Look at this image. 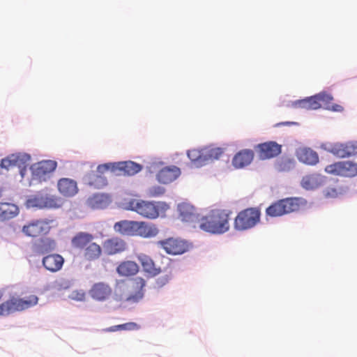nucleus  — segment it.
Returning a JSON list of instances; mask_svg holds the SVG:
<instances>
[{
  "mask_svg": "<svg viewBox=\"0 0 357 357\" xmlns=\"http://www.w3.org/2000/svg\"><path fill=\"white\" fill-rule=\"evenodd\" d=\"M231 213L228 209H212L199 219V227L211 234H225L230 229L229 220Z\"/></svg>",
  "mask_w": 357,
  "mask_h": 357,
  "instance_id": "nucleus-1",
  "label": "nucleus"
},
{
  "mask_svg": "<svg viewBox=\"0 0 357 357\" xmlns=\"http://www.w3.org/2000/svg\"><path fill=\"white\" fill-rule=\"evenodd\" d=\"M306 204V201L301 197H287L272 203L266 209V215L272 218L280 217L298 211Z\"/></svg>",
  "mask_w": 357,
  "mask_h": 357,
  "instance_id": "nucleus-2",
  "label": "nucleus"
},
{
  "mask_svg": "<svg viewBox=\"0 0 357 357\" xmlns=\"http://www.w3.org/2000/svg\"><path fill=\"white\" fill-rule=\"evenodd\" d=\"M38 301V298L35 295H31L24 298L11 296L0 304V315L7 316L15 312L26 310L36 305Z\"/></svg>",
  "mask_w": 357,
  "mask_h": 357,
  "instance_id": "nucleus-3",
  "label": "nucleus"
},
{
  "mask_svg": "<svg viewBox=\"0 0 357 357\" xmlns=\"http://www.w3.org/2000/svg\"><path fill=\"white\" fill-rule=\"evenodd\" d=\"M261 220V211L257 207L247 208L241 211L234 222V229L245 231L255 227Z\"/></svg>",
  "mask_w": 357,
  "mask_h": 357,
  "instance_id": "nucleus-4",
  "label": "nucleus"
},
{
  "mask_svg": "<svg viewBox=\"0 0 357 357\" xmlns=\"http://www.w3.org/2000/svg\"><path fill=\"white\" fill-rule=\"evenodd\" d=\"M142 169V166L137 162L128 160L117 162H107L98 166L100 173L110 171L116 175L133 176Z\"/></svg>",
  "mask_w": 357,
  "mask_h": 357,
  "instance_id": "nucleus-5",
  "label": "nucleus"
},
{
  "mask_svg": "<svg viewBox=\"0 0 357 357\" xmlns=\"http://www.w3.org/2000/svg\"><path fill=\"white\" fill-rule=\"evenodd\" d=\"M124 300L130 303L139 302L144 296L146 281L141 277L132 278L127 282H123Z\"/></svg>",
  "mask_w": 357,
  "mask_h": 357,
  "instance_id": "nucleus-6",
  "label": "nucleus"
},
{
  "mask_svg": "<svg viewBox=\"0 0 357 357\" xmlns=\"http://www.w3.org/2000/svg\"><path fill=\"white\" fill-rule=\"evenodd\" d=\"M127 209L149 219H155L159 216V206L156 202L132 199L127 203Z\"/></svg>",
  "mask_w": 357,
  "mask_h": 357,
  "instance_id": "nucleus-7",
  "label": "nucleus"
},
{
  "mask_svg": "<svg viewBox=\"0 0 357 357\" xmlns=\"http://www.w3.org/2000/svg\"><path fill=\"white\" fill-rule=\"evenodd\" d=\"M53 220L42 218L31 220L25 224L22 229V233L29 237L37 238L49 234Z\"/></svg>",
  "mask_w": 357,
  "mask_h": 357,
  "instance_id": "nucleus-8",
  "label": "nucleus"
},
{
  "mask_svg": "<svg viewBox=\"0 0 357 357\" xmlns=\"http://www.w3.org/2000/svg\"><path fill=\"white\" fill-rule=\"evenodd\" d=\"M325 172L335 176L354 177L357 176V163L351 161H341L327 165Z\"/></svg>",
  "mask_w": 357,
  "mask_h": 357,
  "instance_id": "nucleus-9",
  "label": "nucleus"
},
{
  "mask_svg": "<svg viewBox=\"0 0 357 357\" xmlns=\"http://www.w3.org/2000/svg\"><path fill=\"white\" fill-rule=\"evenodd\" d=\"M57 162L54 160H42L31 167L32 176L40 182L45 181L50 177L51 174L56 169Z\"/></svg>",
  "mask_w": 357,
  "mask_h": 357,
  "instance_id": "nucleus-10",
  "label": "nucleus"
},
{
  "mask_svg": "<svg viewBox=\"0 0 357 357\" xmlns=\"http://www.w3.org/2000/svg\"><path fill=\"white\" fill-rule=\"evenodd\" d=\"M58 202L59 200L55 196L38 193L26 200V206L29 208H52L59 207Z\"/></svg>",
  "mask_w": 357,
  "mask_h": 357,
  "instance_id": "nucleus-11",
  "label": "nucleus"
},
{
  "mask_svg": "<svg viewBox=\"0 0 357 357\" xmlns=\"http://www.w3.org/2000/svg\"><path fill=\"white\" fill-rule=\"evenodd\" d=\"M328 99V94L325 92H321L315 96L296 100L294 102V105L296 107L307 110L318 109L321 107L324 108V106L326 105V100Z\"/></svg>",
  "mask_w": 357,
  "mask_h": 357,
  "instance_id": "nucleus-12",
  "label": "nucleus"
},
{
  "mask_svg": "<svg viewBox=\"0 0 357 357\" xmlns=\"http://www.w3.org/2000/svg\"><path fill=\"white\" fill-rule=\"evenodd\" d=\"M255 150L261 160H268L275 158L282 152V145L273 141H269L257 144Z\"/></svg>",
  "mask_w": 357,
  "mask_h": 357,
  "instance_id": "nucleus-13",
  "label": "nucleus"
},
{
  "mask_svg": "<svg viewBox=\"0 0 357 357\" xmlns=\"http://www.w3.org/2000/svg\"><path fill=\"white\" fill-rule=\"evenodd\" d=\"M89 294L95 301H105L112 296V288L108 283L96 282L89 289Z\"/></svg>",
  "mask_w": 357,
  "mask_h": 357,
  "instance_id": "nucleus-14",
  "label": "nucleus"
},
{
  "mask_svg": "<svg viewBox=\"0 0 357 357\" xmlns=\"http://www.w3.org/2000/svg\"><path fill=\"white\" fill-rule=\"evenodd\" d=\"M162 248L169 255H181L189 249L186 241L177 238H168L159 242Z\"/></svg>",
  "mask_w": 357,
  "mask_h": 357,
  "instance_id": "nucleus-15",
  "label": "nucleus"
},
{
  "mask_svg": "<svg viewBox=\"0 0 357 357\" xmlns=\"http://www.w3.org/2000/svg\"><path fill=\"white\" fill-rule=\"evenodd\" d=\"M30 158V155L26 153L10 154L1 160L0 167L7 170L15 167H21L24 166Z\"/></svg>",
  "mask_w": 357,
  "mask_h": 357,
  "instance_id": "nucleus-16",
  "label": "nucleus"
},
{
  "mask_svg": "<svg viewBox=\"0 0 357 357\" xmlns=\"http://www.w3.org/2000/svg\"><path fill=\"white\" fill-rule=\"evenodd\" d=\"M254 157V151L248 149H242L234 155L231 164L235 169H243L252 163Z\"/></svg>",
  "mask_w": 357,
  "mask_h": 357,
  "instance_id": "nucleus-17",
  "label": "nucleus"
},
{
  "mask_svg": "<svg viewBox=\"0 0 357 357\" xmlns=\"http://www.w3.org/2000/svg\"><path fill=\"white\" fill-rule=\"evenodd\" d=\"M103 249L107 255H114L126 250V243L119 237L107 239L103 243Z\"/></svg>",
  "mask_w": 357,
  "mask_h": 357,
  "instance_id": "nucleus-18",
  "label": "nucleus"
},
{
  "mask_svg": "<svg viewBox=\"0 0 357 357\" xmlns=\"http://www.w3.org/2000/svg\"><path fill=\"white\" fill-rule=\"evenodd\" d=\"M158 233L159 229L155 225L144 221H137L135 236L151 238L156 236Z\"/></svg>",
  "mask_w": 357,
  "mask_h": 357,
  "instance_id": "nucleus-19",
  "label": "nucleus"
},
{
  "mask_svg": "<svg viewBox=\"0 0 357 357\" xmlns=\"http://www.w3.org/2000/svg\"><path fill=\"white\" fill-rule=\"evenodd\" d=\"M42 262L45 269L52 273H55L62 268L64 259L59 254H50L44 257Z\"/></svg>",
  "mask_w": 357,
  "mask_h": 357,
  "instance_id": "nucleus-20",
  "label": "nucleus"
},
{
  "mask_svg": "<svg viewBox=\"0 0 357 357\" xmlns=\"http://www.w3.org/2000/svg\"><path fill=\"white\" fill-rule=\"evenodd\" d=\"M181 174L180 169L176 166L165 167L157 174L158 181L164 184L169 183L176 180Z\"/></svg>",
  "mask_w": 357,
  "mask_h": 357,
  "instance_id": "nucleus-21",
  "label": "nucleus"
},
{
  "mask_svg": "<svg viewBox=\"0 0 357 357\" xmlns=\"http://www.w3.org/2000/svg\"><path fill=\"white\" fill-rule=\"evenodd\" d=\"M57 186L59 192L64 197H73L78 192L77 182L70 178H62L59 179Z\"/></svg>",
  "mask_w": 357,
  "mask_h": 357,
  "instance_id": "nucleus-22",
  "label": "nucleus"
},
{
  "mask_svg": "<svg viewBox=\"0 0 357 357\" xmlns=\"http://www.w3.org/2000/svg\"><path fill=\"white\" fill-rule=\"evenodd\" d=\"M296 156L300 162L308 165H315L319 162L317 153L310 148H299L296 151Z\"/></svg>",
  "mask_w": 357,
  "mask_h": 357,
  "instance_id": "nucleus-23",
  "label": "nucleus"
},
{
  "mask_svg": "<svg viewBox=\"0 0 357 357\" xmlns=\"http://www.w3.org/2000/svg\"><path fill=\"white\" fill-rule=\"evenodd\" d=\"M143 271L151 277H155L161 272L160 267H157L153 260L148 255L141 254L137 257Z\"/></svg>",
  "mask_w": 357,
  "mask_h": 357,
  "instance_id": "nucleus-24",
  "label": "nucleus"
},
{
  "mask_svg": "<svg viewBox=\"0 0 357 357\" xmlns=\"http://www.w3.org/2000/svg\"><path fill=\"white\" fill-rule=\"evenodd\" d=\"M137 221L121 220L114 225V230L124 236H135Z\"/></svg>",
  "mask_w": 357,
  "mask_h": 357,
  "instance_id": "nucleus-25",
  "label": "nucleus"
},
{
  "mask_svg": "<svg viewBox=\"0 0 357 357\" xmlns=\"http://www.w3.org/2000/svg\"><path fill=\"white\" fill-rule=\"evenodd\" d=\"M17 205L9 202H0V221L12 219L19 213Z\"/></svg>",
  "mask_w": 357,
  "mask_h": 357,
  "instance_id": "nucleus-26",
  "label": "nucleus"
},
{
  "mask_svg": "<svg viewBox=\"0 0 357 357\" xmlns=\"http://www.w3.org/2000/svg\"><path fill=\"white\" fill-rule=\"evenodd\" d=\"M139 271L137 264L132 261H124L119 264L116 268V272L121 276H132Z\"/></svg>",
  "mask_w": 357,
  "mask_h": 357,
  "instance_id": "nucleus-27",
  "label": "nucleus"
},
{
  "mask_svg": "<svg viewBox=\"0 0 357 357\" xmlns=\"http://www.w3.org/2000/svg\"><path fill=\"white\" fill-rule=\"evenodd\" d=\"M93 236L86 232H78L71 240L72 246L77 249H84L93 240Z\"/></svg>",
  "mask_w": 357,
  "mask_h": 357,
  "instance_id": "nucleus-28",
  "label": "nucleus"
},
{
  "mask_svg": "<svg viewBox=\"0 0 357 357\" xmlns=\"http://www.w3.org/2000/svg\"><path fill=\"white\" fill-rule=\"evenodd\" d=\"M104 174L99 172L98 169L96 172L89 173L86 176L88 184L97 189L105 187L107 185V179Z\"/></svg>",
  "mask_w": 357,
  "mask_h": 357,
  "instance_id": "nucleus-29",
  "label": "nucleus"
},
{
  "mask_svg": "<svg viewBox=\"0 0 357 357\" xmlns=\"http://www.w3.org/2000/svg\"><path fill=\"white\" fill-rule=\"evenodd\" d=\"M102 248L96 243L91 242L84 249L83 256L87 261H96L102 255Z\"/></svg>",
  "mask_w": 357,
  "mask_h": 357,
  "instance_id": "nucleus-30",
  "label": "nucleus"
},
{
  "mask_svg": "<svg viewBox=\"0 0 357 357\" xmlns=\"http://www.w3.org/2000/svg\"><path fill=\"white\" fill-rule=\"evenodd\" d=\"M178 211L182 220L186 222L192 220L197 214L195 207L188 203L179 204Z\"/></svg>",
  "mask_w": 357,
  "mask_h": 357,
  "instance_id": "nucleus-31",
  "label": "nucleus"
},
{
  "mask_svg": "<svg viewBox=\"0 0 357 357\" xmlns=\"http://www.w3.org/2000/svg\"><path fill=\"white\" fill-rule=\"evenodd\" d=\"M188 157L191 162L197 167L203 166L206 164L204 154V149H192L187 152Z\"/></svg>",
  "mask_w": 357,
  "mask_h": 357,
  "instance_id": "nucleus-32",
  "label": "nucleus"
},
{
  "mask_svg": "<svg viewBox=\"0 0 357 357\" xmlns=\"http://www.w3.org/2000/svg\"><path fill=\"white\" fill-rule=\"evenodd\" d=\"M56 247L55 241L50 238H41L39 243L36 245V252L39 254L48 253L54 250Z\"/></svg>",
  "mask_w": 357,
  "mask_h": 357,
  "instance_id": "nucleus-33",
  "label": "nucleus"
},
{
  "mask_svg": "<svg viewBox=\"0 0 357 357\" xmlns=\"http://www.w3.org/2000/svg\"><path fill=\"white\" fill-rule=\"evenodd\" d=\"M223 149L219 147H206L204 148V154L205 162L210 160L218 159L223 153Z\"/></svg>",
  "mask_w": 357,
  "mask_h": 357,
  "instance_id": "nucleus-34",
  "label": "nucleus"
},
{
  "mask_svg": "<svg viewBox=\"0 0 357 357\" xmlns=\"http://www.w3.org/2000/svg\"><path fill=\"white\" fill-rule=\"evenodd\" d=\"M139 329V326L135 322H128L123 324L113 326L105 329L107 332H115L117 331H135Z\"/></svg>",
  "mask_w": 357,
  "mask_h": 357,
  "instance_id": "nucleus-35",
  "label": "nucleus"
},
{
  "mask_svg": "<svg viewBox=\"0 0 357 357\" xmlns=\"http://www.w3.org/2000/svg\"><path fill=\"white\" fill-rule=\"evenodd\" d=\"M328 151L338 158H346L344 144L335 143L330 144Z\"/></svg>",
  "mask_w": 357,
  "mask_h": 357,
  "instance_id": "nucleus-36",
  "label": "nucleus"
},
{
  "mask_svg": "<svg viewBox=\"0 0 357 357\" xmlns=\"http://www.w3.org/2000/svg\"><path fill=\"white\" fill-rule=\"evenodd\" d=\"M294 167V161L289 158H282L276 164V168L279 172H288Z\"/></svg>",
  "mask_w": 357,
  "mask_h": 357,
  "instance_id": "nucleus-37",
  "label": "nucleus"
},
{
  "mask_svg": "<svg viewBox=\"0 0 357 357\" xmlns=\"http://www.w3.org/2000/svg\"><path fill=\"white\" fill-rule=\"evenodd\" d=\"M317 182L313 176L307 175L301 181L302 186L306 190H312L317 186Z\"/></svg>",
  "mask_w": 357,
  "mask_h": 357,
  "instance_id": "nucleus-38",
  "label": "nucleus"
},
{
  "mask_svg": "<svg viewBox=\"0 0 357 357\" xmlns=\"http://www.w3.org/2000/svg\"><path fill=\"white\" fill-rule=\"evenodd\" d=\"M104 199L105 197L103 195H93L89 199L88 202L91 207L98 208L103 206Z\"/></svg>",
  "mask_w": 357,
  "mask_h": 357,
  "instance_id": "nucleus-39",
  "label": "nucleus"
},
{
  "mask_svg": "<svg viewBox=\"0 0 357 357\" xmlns=\"http://www.w3.org/2000/svg\"><path fill=\"white\" fill-rule=\"evenodd\" d=\"M328 100H326V105L324 106V109L331 110L333 112H341L344 110V108L342 105L337 104H333L332 102L333 97L328 94Z\"/></svg>",
  "mask_w": 357,
  "mask_h": 357,
  "instance_id": "nucleus-40",
  "label": "nucleus"
},
{
  "mask_svg": "<svg viewBox=\"0 0 357 357\" xmlns=\"http://www.w3.org/2000/svg\"><path fill=\"white\" fill-rule=\"evenodd\" d=\"M346 157L357 153V142H349L344 144Z\"/></svg>",
  "mask_w": 357,
  "mask_h": 357,
  "instance_id": "nucleus-41",
  "label": "nucleus"
},
{
  "mask_svg": "<svg viewBox=\"0 0 357 357\" xmlns=\"http://www.w3.org/2000/svg\"><path fill=\"white\" fill-rule=\"evenodd\" d=\"M86 294L83 290H75L69 295L72 300L82 301L85 299Z\"/></svg>",
  "mask_w": 357,
  "mask_h": 357,
  "instance_id": "nucleus-42",
  "label": "nucleus"
},
{
  "mask_svg": "<svg viewBox=\"0 0 357 357\" xmlns=\"http://www.w3.org/2000/svg\"><path fill=\"white\" fill-rule=\"evenodd\" d=\"M165 189L160 186H153L149 190V194L151 197H158L163 195Z\"/></svg>",
  "mask_w": 357,
  "mask_h": 357,
  "instance_id": "nucleus-43",
  "label": "nucleus"
},
{
  "mask_svg": "<svg viewBox=\"0 0 357 357\" xmlns=\"http://www.w3.org/2000/svg\"><path fill=\"white\" fill-rule=\"evenodd\" d=\"M169 281V277L165 275V277L160 278L157 280V284L158 287H162L167 284Z\"/></svg>",
  "mask_w": 357,
  "mask_h": 357,
  "instance_id": "nucleus-44",
  "label": "nucleus"
},
{
  "mask_svg": "<svg viewBox=\"0 0 357 357\" xmlns=\"http://www.w3.org/2000/svg\"><path fill=\"white\" fill-rule=\"evenodd\" d=\"M70 286L69 282L63 281L62 282H56V287L59 290L61 289H68Z\"/></svg>",
  "mask_w": 357,
  "mask_h": 357,
  "instance_id": "nucleus-45",
  "label": "nucleus"
},
{
  "mask_svg": "<svg viewBox=\"0 0 357 357\" xmlns=\"http://www.w3.org/2000/svg\"><path fill=\"white\" fill-rule=\"evenodd\" d=\"M294 122L287 121V122L280 123H279V125H291V124H294Z\"/></svg>",
  "mask_w": 357,
  "mask_h": 357,
  "instance_id": "nucleus-46",
  "label": "nucleus"
},
{
  "mask_svg": "<svg viewBox=\"0 0 357 357\" xmlns=\"http://www.w3.org/2000/svg\"><path fill=\"white\" fill-rule=\"evenodd\" d=\"M3 297V292L1 291H0V301L1 300Z\"/></svg>",
  "mask_w": 357,
  "mask_h": 357,
  "instance_id": "nucleus-47",
  "label": "nucleus"
}]
</instances>
